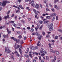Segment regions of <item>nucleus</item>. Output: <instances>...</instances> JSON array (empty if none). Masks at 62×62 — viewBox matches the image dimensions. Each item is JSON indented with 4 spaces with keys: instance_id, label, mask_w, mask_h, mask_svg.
Here are the masks:
<instances>
[{
    "instance_id": "obj_31",
    "label": "nucleus",
    "mask_w": 62,
    "mask_h": 62,
    "mask_svg": "<svg viewBox=\"0 0 62 62\" xmlns=\"http://www.w3.org/2000/svg\"><path fill=\"white\" fill-rule=\"evenodd\" d=\"M11 58L12 59H13V60L14 59V56H13V55H12L11 56Z\"/></svg>"
},
{
    "instance_id": "obj_22",
    "label": "nucleus",
    "mask_w": 62,
    "mask_h": 62,
    "mask_svg": "<svg viewBox=\"0 0 62 62\" xmlns=\"http://www.w3.org/2000/svg\"><path fill=\"white\" fill-rule=\"evenodd\" d=\"M43 25H42L41 27L39 28V29H40V30H41L42 29V28L43 27Z\"/></svg>"
},
{
    "instance_id": "obj_30",
    "label": "nucleus",
    "mask_w": 62,
    "mask_h": 62,
    "mask_svg": "<svg viewBox=\"0 0 62 62\" xmlns=\"http://www.w3.org/2000/svg\"><path fill=\"white\" fill-rule=\"evenodd\" d=\"M46 18L48 19H51V17L49 16H47L46 17Z\"/></svg>"
},
{
    "instance_id": "obj_57",
    "label": "nucleus",
    "mask_w": 62,
    "mask_h": 62,
    "mask_svg": "<svg viewBox=\"0 0 62 62\" xmlns=\"http://www.w3.org/2000/svg\"><path fill=\"white\" fill-rule=\"evenodd\" d=\"M51 42H53V43H54V42H55V41L54 40H51Z\"/></svg>"
},
{
    "instance_id": "obj_24",
    "label": "nucleus",
    "mask_w": 62,
    "mask_h": 62,
    "mask_svg": "<svg viewBox=\"0 0 62 62\" xmlns=\"http://www.w3.org/2000/svg\"><path fill=\"white\" fill-rule=\"evenodd\" d=\"M19 52H20V53L22 52H23L22 51V50H21V48H19Z\"/></svg>"
},
{
    "instance_id": "obj_3",
    "label": "nucleus",
    "mask_w": 62,
    "mask_h": 62,
    "mask_svg": "<svg viewBox=\"0 0 62 62\" xmlns=\"http://www.w3.org/2000/svg\"><path fill=\"white\" fill-rule=\"evenodd\" d=\"M53 26V24L52 23H50L49 24L48 28H49V30L50 31H51L53 30V28L52 26Z\"/></svg>"
},
{
    "instance_id": "obj_54",
    "label": "nucleus",
    "mask_w": 62,
    "mask_h": 62,
    "mask_svg": "<svg viewBox=\"0 0 62 62\" xmlns=\"http://www.w3.org/2000/svg\"><path fill=\"white\" fill-rule=\"evenodd\" d=\"M16 43H19V40H16Z\"/></svg>"
},
{
    "instance_id": "obj_9",
    "label": "nucleus",
    "mask_w": 62,
    "mask_h": 62,
    "mask_svg": "<svg viewBox=\"0 0 62 62\" xmlns=\"http://www.w3.org/2000/svg\"><path fill=\"white\" fill-rule=\"evenodd\" d=\"M29 47L32 50H34V49H35V47L32 46H30Z\"/></svg>"
},
{
    "instance_id": "obj_20",
    "label": "nucleus",
    "mask_w": 62,
    "mask_h": 62,
    "mask_svg": "<svg viewBox=\"0 0 62 62\" xmlns=\"http://www.w3.org/2000/svg\"><path fill=\"white\" fill-rule=\"evenodd\" d=\"M13 25L15 27H16L17 26V25L16 24L14 23H13Z\"/></svg>"
},
{
    "instance_id": "obj_56",
    "label": "nucleus",
    "mask_w": 62,
    "mask_h": 62,
    "mask_svg": "<svg viewBox=\"0 0 62 62\" xmlns=\"http://www.w3.org/2000/svg\"><path fill=\"white\" fill-rule=\"evenodd\" d=\"M49 37H50V35L49 34H48L46 36V38H49Z\"/></svg>"
},
{
    "instance_id": "obj_36",
    "label": "nucleus",
    "mask_w": 62,
    "mask_h": 62,
    "mask_svg": "<svg viewBox=\"0 0 62 62\" xmlns=\"http://www.w3.org/2000/svg\"><path fill=\"white\" fill-rule=\"evenodd\" d=\"M48 45H49L50 48H52V46H51V44L50 43Z\"/></svg>"
},
{
    "instance_id": "obj_17",
    "label": "nucleus",
    "mask_w": 62,
    "mask_h": 62,
    "mask_svg": "<svg viewBox=\"0 0 62 62\" xmlns=\"http://www.w3.org/2000/svg\"><path fill=\"white\" fill-rule=\"evenodd\" d=\"M40 41H38L37 44V46H40Z\"/></svg>"
},
{
    "instance_id": "obj_23",
    "label": "nucleus",
    "mask_w": 62,
    "mask_h": 62,
    "mask_svg": "<svg viewBox=\"0 0 62 62\" xmlns=\"http://www.w3.org/2000/svg\"><path fill=\"white\" fill-rule=\"evenodd\" d=\"M56 54L57 55H58L59 54V52L58 51H57L56 52Z\"/></svg>"
},
{
    "instance_id": "obj_5",
    "label": "nucleus",
    "mask_w": 62,
    "mask_h": 62,
    "mask_svg": "<svg viewBox=\"0 0 62 62\" xmlns=\"http://www.w3.org/2000/svg\"><path fill=\"white\" fill-rule=\"evenodd\" d=\"M32 35H36L37 36H39V33L38 32H36L35 33V32H34L32 33Z\"/></svg>"
},
{
    "instance_id": "obj_38",
    "label": "nucleus",
    "mask_w": 62,
    "mask_h": 62,
    "mask_svg": "<svg viewBox=\"0 0 62 62\" xmlns=\"http://www.w3.org/2000/svg\"><path fill=\"white\" fill-rule=\"evenodd\" d=\"M58 31H59L61 33H62V30L60 29H59L58 30Z\"/></svg>"
},
{
    "instance_id": "obj_27",
    "label": "nucleus",
    "mask_w": 62,
    "mask_h": 62,
    "mask_svg": "<svg viewBox=\"0 0 62 62\" xmlns=\"http://www.w3.org/2000/svg\"><path fill=\"white\" fill-rule=\"evenodd\" d=\"M5 3L7 4L8 3H10V2L9 1H5Z\"/></svg>"
},
{
    "instance_id": "obj_25",
    "label": "nucleus",
    "mask_w": 62,
    "mask_h": 62,
    "mask_svg": "<svg viewBox=\"0 0 62 62\" xmlns=\"http://www.w3.org/2000/svg\"><path fill=\"white\" fill-rule=\"evenodd\" d=\"M55 7L57 9H59V8L57 7V6L55 5Z\"/></svg>"
},
{
    "instance_id": "obj_51",
    "label": "nucleus",
    "mask_w": 62,
    "mask_h": 62,
    "mask_svg": "<svg viewBox=\"0 0 62 62\" xmlns=\"http://www.w3.org/2000/svg\"><path fill=\"white\" fill-rule=\"evenodd\" d=\"M10 23H14V21H9Z\"/></svg>"
},
{
    "instance_id": "obj_49",
    "label": "nucleus",
    "mask_w": 62,
    "mask_h": 62,
    "mask_svg": "<svg viewBox=\"0 0 62 62\" xmlns=\"http://www.w3.org/2000/svg\"><path fill=\"white\" fill-rule=\"evenodd\" d=\"M26 38H27L26 37V36L25 37H24V40H26Z\"/></svg>"
},
{
    "instance_id": "obj_64",
    "label": "nucleus",
    "mask_w": 62,
    "mask_h": 62,
    "mask_svg": "<svg viewBox=\"0 0 62 62\" xmlns=\"http://www.w3.org/2000/svg\"><path fill=\"white\" fill-rule=\"evenodd\" d=\"M29 48H28L27 49V52H29Z\"/></svg>"
},
{
    "instance_id": "obj_13",
    "label": "nucleus",
    "mask_w": 62,
    "mask_h": 62,
    "mask_svg": "<svg viewBox=\"0 0 62 62\" xmlns=\"http://www.w3.org/2000/svg\"><path fill=\"white\" fill-rule=\"evenodd\" d=\"M35 8H37V9H38V8H39V5L38 4H36V6H35Z\"/></svg>"
},
{
    "instance_id": "obj_15",
    "label": "nucleus",
    "mask_w": 62,
    "mask_h": 62,
    "mask_svg": "<svg viewBox=\"0 0 62 62\" xmlns=\"http://www.w3.org/2000/svg\"><path fill=\"white\" fill-rule=\"evenodd\" d=\"M39 36L38 38V39L39 40H41V38H42V36H39Z\"/></svg>"
},
{
    "instance_id": "obj_6",
    "label": "nucleus",
    "mask_w": 62,
    "mask_h": 62,
    "mask_svg": "<svg viewBox=\"0 0 62 62\" xmlns=\"http://www.w3.org/2000/svg\"><path fill=\"white\" fill-rule=\"evenodd\" d=\"M33 10L34 11V12L35 13V14H36L37 15H38V13H37V12L38 13H40V12L39 11H37L35 9H33Z\"/></svg>"
},
{
    "instance_id": "obj_63",
    "label": "nucleus",
    "mask_w": 62,
    "mask_h": 62,
    "mask_svg": "<svg viewBox=\"0 0 62 62\" xmlns=\"http://www.w3.org/2000/svg\"><path fill=\"white\" fill-rule=\"evenodd\" d=\"M27 28L28 29H30V28H31L30 27H27Z\"/></svg>"
},
{
    "instance_id": "obj_4",
    "label": "nucleus",
    "mask_w": 62,
    "mask_h": 62,
    "mask_svg": "<svg viewBox=\"0 0 62 62\" xmlns=\"http://www.w3.org/2000/svg\"><path fill=\"white\" fill-rule=\"evenodd\" d=\"M5 52H7L8 53H9L10 52V50H9L8 48L7 47L5 48Z\"/></svg>"
},
{
    "instance_id": "obj_2",
    "label": "nucleus",
    "mask_w": 62,
    "mask_h": 62,
    "mask_svg": "<svg viewBox=\"0 0 62 62\" xmlns=\"http://www.w3.org/2000/svg\"><path fill=\"white\" fill-rule=\"evenodd\" d=\"M13 7H15V8H18V10L16 11V12L17 13H20V7H17V6L15 5H13Z\"/></svg>"
},
{
    "instance_id": "obj_26",
    "label": "nucleus",
    "mask_w": 62,
    "mask_h": 62,
    "mask_svg": "<svg viewBox=\"0 0 62 62\" xmlns=\"http://www.w3.org/2000/svg\"><path fill=\"white\" fill-rule=\"evenodd\" d=\"M31 5L32 6H33V7H35V4H34V3L31 4Z\"/></svg>"
},
{
    "instance_id": "obj_34",
    "label": "nucleus",
    "mask_w": 62,
    "mask_h": 62,
    "mask_svg": "<svg viewBox=\"0 0 62 62\" xmlns=\"http://www.w3.org/2000/svg\"><path fill=\"white\" fill-rule=\"evenodd\" d=\"M26 9H27V10H28V11H30V9H29V7H26Z\"/></svg>"
},
{
    "instance_id": "obj_42",
    "label": "nucleus",
    "mask_w": 62,
    "mask_h": 62,
    "mask_svg": "<svg viewBox=\"0 0 62 62\" xmlns=\"http://www.w3.org/2000/svg\"><path fill=\"white\" fill-rule=\"evenodd\" d=\"M42 34L43 36L45 35V32H44L43 31L42 32Z\"/></svg>"
},
{
    "instance_id": "obj_21",
    "label": "nucleus",
    "mask_w": 62,
    "mask_h": 62,
    "mask_svg": "<svg viewBox=\"0 0 62 62\" xmlns=\"http://www.w3.org/2000/svg\"><path fill=\"white\" fill-rule=\"evenodd\" d=\"M23 43H24V42H23V40H22L20 41V44L22 45V44H23Z\"/></svg>"
},
{
    "instance_id": "obj_33",
    "label": "nucleus",
    "mask_w": 62,
    "mask_h": 62,
    "mask_svg": "<svg viewBox=\"0 0 62 62\" xmlns=\"http://www.w3.org/2000/svg\"><path fill=\"white\" fill-rule=\"evenodd\" d=\"M50 51L51 52H52V53H54V50H53V49L50 50Z\"/></svg>"
},
{
    "instance_id": "obj_11",
    "label": "nucleus",
    "mask_w": 62,
    "mask_h": 62,
    "mask_svg": "<svg viewBox=\"0 0 62 62\" xmlns=\"http://www.w3.org/2000/svg\"><path fill=\"white\" fill-rule=\"evenodd\" d=\"M7 31L8 33V34H9H9H10V33H11V32L10 31H9V29H8V28H7Z\"/></svg>"
},
{
    "instance_id": "obj_18",
    "label": "nucleus",
    "mask_w": 62,
    "mask_h": 62,
    "mask_svg": "<svg viewBox=\"0 0 62 62\" xmlns=\"http://www.w3.org/2000/svg\"><path fill=\"white\" fill-rule=\"evenodd\" d=\"M30 31L31 33H32L34 32V29L33 28H32L31 29Z\"/></svg>"
},
{
    "instance_id": "obj_39",
    "label": "nucleus",
    "mask_w": 62,
    "mask_h": 62,
    "mask_svg": "<svg viewBox=\"0 0 62 62\" xmlns=\"http://www.w3.org/2000/svg\"><path fill=\"white\" fill-rule=\"evenodd\" d=\"M16 56H18V57H20V54H19L18 53L16 54Z\"/></svg>"
},
{
    "instance_id": "obj_45",
    "label": "nucleus",
    "mask_w": 62,
    "mask_h": 62,
    "mask_svg": "<svg viewBox=\"0 0 62 62\" xmlns=\"http://www.w3.org/2000/svg\"><path fill=\"white\" fill-rule=\"evenodd\" d=\"M54 56V59L55 60H56V57L55 56Z\"/></svg>"
},
{
    "instance_id": "obj_28",
    "label": "nucleus",
    "mask_w": 62,
    "mask_h": 62,
    "mask_svg": "<svg viewBox=\"0 0 62 62\" xmlns=\"http://www.w3.org/2000/svg\"><path fill=\"white\" fill-rule=\"evenodd\" d=\"M33 53L36 55H38V53L37 52H34Z\"/></svg>"
},
{
    "instance_id": "obj_41",
    "label": "nucleus",
    "mask_w": 62,
    "mask_h": 62,
    "mask_svg": "<svg viewBox=\"0 0 62 62\" xmlns=\"http://www.w3.org/2000/svg\"><path fill=\"white\" fill-rule=\"evenodd\" d=\"M57 2H58V0H55L54 1V3H56Z\"/></svg>"
},
{
    "instance_id": "obj_29",
    "label": "nucleus",
    "mask_w": 62,
    "mask_h": 62,
    "mask_svg": "<svg viewBox=\"0 0 62 62\" xmlns=\"http://www.w3.org/2000/svg\"><path fill=\"white\" fill-rule=\"evenodd\" d=\"M22 1V0H17V2H19V3H20Z\"/></svg>"
},
{
    "instance_id": "obj_62",
    "label": "nucleus",
    "mask_w": 62,
    "mask_h": 62,
    "mask_svg": "<svg viewBox=\"0 0 62 62\" xmlns=\"http://www.w3.org/2000/svg\"><path fill=\"white\" fill-rule=\"evenodd\" d=\"M51 10H52L53 11H54V8H52Z\"/></svg>"
},
{
    "instance_id": "obj_43",
    "label": "nucleus",
    "mask_w": 62,
    "mask_h": 62,
    "mask_svg": "<svg viewBox=\"0 0 62 62\" xmlns=\"http://www.w3.org/2000/svg\"><path fill=\"white\" fill-rule=\"evenodd\" d=\"M48 22H49L48 21H44V23H48Z\"/></svg>"
},
{
    "instance_id": "obj_55",
    "label": "nucleus",
    "mask_w": 62,
    "mask_h": 62,
    "mask_svg": "<svg viewBox=\"0 0 62 62\" xmlns=\"http://www.w3.org/2000/svg\"><path fill=\"white\" fill-rule=\"evenodd\" d=\"M54 20H55V18H54V17H53L52 19V21H53V22L54 21Z\"/></svg>"
},
{
    "instance_id": "obj_60",
    "label": "nucleus",
    "mask_w": 62,
    "mask_h": 62,
    "mask_svg": "<svg viewBox=\"0 0 62 62\" xmlns=\"http://www.w3.org/2000/svg\"><path fill=\"white\" fill-rule=\"evenodd\" d=\"M17 33L18 34H21V32L20 31H17Z\"/></svg>"
},
{
    "instance_id": "obj_44",
    "label": "nucleus",
    "mask_w": 62,
    "mask_h": 62,
    "mask_svg": "<svg viewBox=\"0 0 62 62\" xmlns=\"http://www.w3.org/2000/svg\"><path fill=\"white\" fill-rule=\"evenodd\" d=\"M58 16H57L56 17V20H58Z\"/></svg>"
},
{
    "instance_id": "obj_8",
    "label": "nucleus",
    "mask_w": 62,
    "mask_h": 62,
    "mask_svg": "<svg viewBox=\"0 0 62 62\" xmlns=\"http://www.w3.org/2000/svg\"><path fill=\"white\" fill-rule=\"evenodd\" d=\"M6 3L5 2V1H3L2 3V6L3 7H5L6 6Z\"/></svg>"
},
{
    "instance_id": "obj_10",
    "label": "nucleus",
    "mask_w": 62,
    "mask_h": 62,
    "mask_svg": "<svg viewBox=\"0 0 62 62\" xmlns=\"http://www.w3.org/2000/svg\"><path fill=\"white\" fill-rule=\"evenodd\" d=\"M56 14L54 13L53 14H51V17H53L54 16H56Z\"/></svg>"
},
{
    "instance_id": "obj_53",
    "label": "nucleus",
    "mask_w": 62,
    "mask_h": 62,
    "mask_svg": "<svg viewBox=\"0 0 62 62\" xmlns=\"http://www.w3.org/2000/svg\"><path fill=\"white\" fill-rule=\"evenodd\" d=\"M33 62H36V60L35 59H33Z\"/></svg>"
},
{
    "instance_id": "obj_16",
    "label": "nucleus",
    "mask_w": 62,
    "mask_h": 62,
    "mask_svg": "<svg viewBox=\"0 0 62 62\" xmlns=\"http://www.w3.org/2000/svg\"><path fill=\"white\" fill-rule=\"evenodd\" d=\"M16 47L15 48V50H16V49H17V48H20V45H17V46H16Z\"/></svg>"
},
{
    "instance_id": "obj_58",
    "label": "nucleus",
    "mask_w": 62,
    "mask_h": 62,
    "mask_svg": "<svg viewBox=\"0 0 62 62\" xmlns=\"http://www.w3.org/2000/svg\"><path fill=\"white\" fill-rule=\"evenodd\" d=\"M40 6L41 8H42V5L40 4Z\"/></svg>"
},
{
    "instance_id": "obj_59",
    "label": "nucleus",
    "mask_w": 62,
    "mask_h": 62,
    "mask_svg": "<svg viewBox=\"0 0 62 62\" xmlns=\"http://www.w3.org/2000/svg\"><path fill=\"white\" fill-rule=\"evenodd\" d=\"M39 60H41V56H39Z\"/></svg>"
},
{
    "instance_id": "obj_40",
    "label": "nucleus",
    "mask_w": 62,
    "mask_h": 62,
    "mask_svg": "<svg viewBox=\"0 0 62 62\" xmlns=\"http://www.w3.org/2000/svg\"><path fill=\"white\" fill-rule=\"evenodd\" d=\"M46 59L47 60H49V57L48 56H46Z\"/></svg>"
},
{
    "instance_id": "obj_61",
    "label": "nucleus",
    "mask_w": 62,
    "mask_h": 62,
    "mask_svg": "<svg viewBox=\"0 0 62 62\" xmlns=\"http://www.w3.org/2000/svg\"><path fill=\"white\" fill-rule=\"evenodd\" d=\"M19 7H20V8H22V5H19L18 7H19Z\"/></svg>"
},
{
    "instance_id": "obj_12",
    "label": "nucleus",
    "mask_w": 62,
    "mask_h": 62,
    "mask_svg": "<svg viewBox=\"0 0 62 62\" xmlns=\"http://www.w3.org/2000/svg\"><path fill=\"white\" fill-rule=\"evenodd\" d=\"M3 36L4 38H6L7 37V38L8 39V35L7 34L6 35V36L5 35H3Z\"/></svg>"
},
{
    "instance_id": "obj_48",
    "label": "nucleus",
    "mask_w": 62,
    "mask_h": 62,
    "mask_svg": "<svg viewBox=\"0 0 62 62\" xmlns=\"http://www.w3.org/2000/svg\"><path fill=\"white\" fill-rule=\"evenodd\" d=\"M16 45H17V44H16V43L15 44V45H14V48H16Z\"/></svg>"
},
{
    "instance_id": "obj_47",
    "label": "nucleus",
    "mask_w": 62,
    "mask_h": 62,
    "mask_svg": "<svg viewBox=\"0 0 62 62\" xmlns=\"http://www.w3.org/2000/svg\"><path fill=\"white\" fill-rule=\"evenodd\" d=\"M55 39H58V36H55Z\"/></svg>"
},
{
    "instance_id": "obj_37",
    "label": "nucleus",
    "mask_w": 62,
    "mask_h": 62,
    "mask_svg": "<svg viewBox=\"0 0 62 62\" xmlns=\"http://www.w3.org/2000/svg\"><path fill=\"white\" fill-rule=\"evenodd\" d=\"M48 45H49L50 48H52V46H51V44L50 43Z\"/></svg>"
},
{
    "instance_id": "obj_52",
    "label": "nucleus",
    "mask_w": 62,
    "mask_h": 62,
    "mask_svg": "<svg viewBox=\"0 0 62 62\" xmlns=\"http://www.w3.org/2000/svg\"><path fill=\"white\" fill-rule=\"evenodd\" d=\"M14 16V14H12L11 16L12 18V17H13Z\"/></svg>"
},
{
    "instance_id": "obj_32",
    "label": "nucleus",
    "mask_w": 62,
    "mask_h": 62,
    "mask_svg": "<svg viewBox=\"0 0 62 62\" xmlns=\"http://www.w3.org/2000/svg\"><path fill=\"white\" fill-rule=\"evenodd\" d=\"M18 38L19 39H21V38H22V37L21 36V35H19L18 37Z\"/></svg>"
},
{
    "instance_id": "obj_35",
    "label": "nucleus",
    "mask_w": 62,
    "mask_h": 62,
    "mask_svg": "<svg viewBox=\"0 0 62 62\" xmlns=\"http://www.w3.org/2000/svg\"><path fill=\"white\" fill-rule=\"evenodd\" d=\"M25 56L26 57H27L28 58V57H29V56L27 55H25Z\"/></svg>"
},
{
    "instance_id": "obj_1",
    "label": "nucleus",
    "mask_w": 62,
    "mask_h": 62,
    "mask_svg": "<svg viewBox=\"0 0 62 62\" xmlns=\"http://www.w3.org/2000/svg\"><path fill=\"white\" fill-rule=\"evenodd\" d=\"M42 50H40V52L41 54V56H43L45 55V54H47V52L45 51V50L43 49V48H41Z\"/></svg>"
},
{
    "instance_id": "obj_14",
    "label": "nucleus",
    "mask_w": 62,
    "mask_h": 62,
    "mask_svg": "<svg viewBox=\"0 0 62 62\" xmlns=\"http://www.w3.org/2000/svg\"><path fill=\"white\" fill-rule=\"evenodd\" d=\"M39 28V27L38 26L37 27L35 28V29L36 30V32H38V28Z\"/></svg>"
},
{
    "instance_id": "obj_50",
    "label": "nucleus",
    "mask_w": 62,
    "mask_h": 62,
    "mask_svg": "<svg viewBox=\"0 0 62 62\" xmlns=\"http://www.w3.org/2000/svg\"><path fill=\"white\" fill-rule=\"evenodd\" d=\"M49 5H48V4L47 3H46V6L48 8V7Z\"/></svg>"
},
{
    "instance_id": "obj_19",
    "label": "nucleus",
    "mask_w": 62,
    "mask_h": 62,
    "mask_svg": "<svg viewBox=\"0 0 62 62\" xmlns=\"http://www.w3.org/2000/svg\"><path fill=\"white\" fill-rule=\"evenodd\" d=\"M39 22L40 24H42L43 23V21L41 20L39 21Z\"/></svg>"
},
{
    "instance_id": "obj_7",
    "label": "nucleus",
    "mask_w": 62,
    "mask_h": 62,
    "mask_svg": "<svg viewBox=\"0 0 62 62\" xmlns=\"http://www.w3.org/2000/svg\"><path fill=\"white\" fill-rule=\"evenodd\" d=\"M10 18V17H9V15H8L7 16H5L4 17V19H7V18H8V19H9Z\"/></svg>"
},
{
    "instance_id": "obj_46",
    "label": "nucleus",
    "mask_w": 62,
    "mask_h": 62,
    "mask_svg": "<svg viewBox=\"0 0 62 62\" xmlns=\"http://www.w3.org/2000/svg\"><path fill=\"white\" fill-rule=\"evenodd\" d=\"M29 55L30 56V57H31V58H32V57H33L32 56V55L31 54H29Z\"/></svg>"
}]
</instances>
